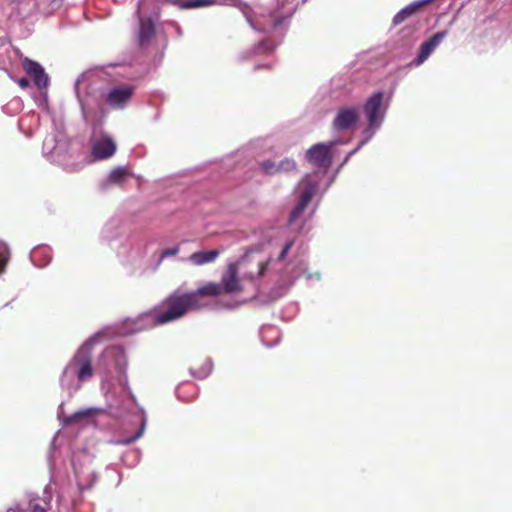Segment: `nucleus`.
Returning a JSON list of instances; mask_svg holds the SVG:
<instances>
[{
	"label": "nucleus",
	"instance_id": "obj_1",
	"mask_svg": "<svg viewBox=\"0 0 512 512\" xmlns=\"http://www.w3.org/2000/svg\"><path fill=\"white\" fill-rule=\"evenodd\" d=\"M200 287L189 293H173L164 302L166 310L155 316L156 324H165L181 318L190 310H198L206 306Z\"/></svg>",
	"mask_w": 512,
	"mask_h": 512
},
{
	"label": "nucleus",
	"instance_id": "obj_2",
	"mask_svg": "<svg viewBox=\"0 0 512 512\" xmlns=\"http://www.w3.org/2000/svg\"><path fill=\"white\" fill-rule=\"evenodd\" d=\"M240 261L227 265L226 271L221 276V282H208L200 287V293L204 297H218L223 294L240 293L243 290L238 276Z\"/></svg>",
	"mask_w": 512,
	"mask_h": 512
},
{
	"label": "nucleus",
	"instance_id": "obj_3",
	"mask_svg": "<svg viewBox=\"0 0 512 512\" xmlns=\"http://www.w3.org/2000/svg\"><path fill=\"white\" fill-rule=\"evenodd\" d=\"M64 374L75 375L79 382H86L93 377L92 355L89 349L82 346L69 361Z\"/></svg>",
	"mask_w": 512,
	"mask_h": 512
},
{
	"label": "nucleus",
	"instance_id": "obj_4",
	"mask_svg": "<svg viewBox=\"0 0 512 512\" xmlns=\"http://www.w3.org/2000/svg\"><path fill=\"white\" fill-rule=\"evenodd\" d=\"M383 93L377 92L370 96L365 105L364 113L368 118L369 128L378 127L384 117V110L382 109Z\"/></svg>",
	"mask_w": 512,
	"mask_h": 512
},
{
	"label": "nucleus",
	"instance_id": "obj_5",
	"mask_svg": "<svg viewBox=\"0 0 512 512\" xmlns=\"http://www.w3.org/2000/svg\"><path fill=\"white\" fill-rule=\"evenodd\" d=\"M333 143H318L313 145L307 152V160L316 167L328 168L331 165L332 154L331 147Z\"/></svg>",
	"mask_w": 512,
	"mask_h": 512
},
{
	"label": "nucleus",
	"instance_id": "obj_6",
	"mask_svg": "<svg viewBox=\"0 0 512 512\" xmlns=\"http://www.w3.org/2000/svg\"><path fill=\"white\" fill-rule=\"evenodd\" d=\"M134 87L129 85L117 86L106 94V104L114 109H123L131 100Z\"/></svg>",
	"mask_w": 512,
	"mask_h": 512
},
{
	"label": "nucleus",
	"instance_id": "obj_7",
	"mask_svg": "<svg viewBox=\"0 0 512 512\" xmlns=\"http://www.w3.org/2000/svg\"><path fill=\"white\" fill-rule=\"evenodd\" d=\"M24 71L33 79L34 84L39 88H46L49 84V78L43 67L36 61L24 58L22 62Z\"/></svg>",
	"mask_w": 512,
	"mask_h": 512
},
{
	"label": "nucleus",
	"instance_id": "obj_8",
	"mask_svg": "<svg viewBox=\"0 0 512 512\" xmlns=\"http://www.w3.org/2000/svg\"><path fill=\"white\" fill-rule=\"evenodd\" d=\"M316 191L317 185L315 183L310 181L304 182V188L300 194L299 202L290 213L289 223H293L304 212Z\"/></svg>",
	"mask_w": 512,
	"mask_h": 512
},
{
	"label": "nucleus",
	"instance_id": "obj_9",
	"mask_svg": "<svg viewBox=\"0 0 512 512\" xmlns=\"http://www.w3.org/2000/svg\"><path fill=\"white\" fill-rule=\"evenodd\" d=\"M359 113L355 108L339 109L332 126L336 131H346L357 123Z\"/></svg>",
	"mask_w": 512,
	"mask_h": 512
},
{
	"label": "nucleus",
	"instance_id": "obj_10",
	"mask_svg": "<svg viewBox=\"0 0 512 512\" xmlns=\"http://www.w3.org/2000/svg\"><path fill=\"white\" fill-rule=\"evenodd\" d=\"M447 31H440L435 33L432 37H430L427 41L423 42L420 46L418 56L414 59L413 63L415 65L422 64L428 57L433 53L436 47L442 42V40L447 36Z\"/></svg>",
	"mask_w": 512,
	"mask_h": 512
},
{
	"label": "nucleus",
	"instance_id": "obj_11",
	"mask_svg": "<svg viewBox=\"0 0 512 512\" xmlns=\"http://www.w3.org/2000/svg\"><path fill=\"white\" fill-rule=\"evenodd\" d=\"M116 152V144L110 137H102L92 147V154L97 159H107Z\"/></svg>",
	"mask_w": 512,
	"mask_h": 512
},
{
	"label": "nucleus",
	"instance_id": "obj_12",
	"mask_svg": "<svg viewBox=\"0 0 512 512\" xmlns=\"http://www.w3.org/2000/svg\"><path fill=\"white\" fill-rule=\"evenodd\" d=\"M432 0H417L401 9L393 18V25L397 26L415 15L420 9L428 5Z\"/></svg>",
	"mask_w": 512,
	"mask_h": 512
},
{
	"label": "nucleus",
	"instance_id": "obj_13",
	"mask_svg": "<svg viewBox=\"0 0 512 512\" xmlns=\"http://www.w3.org/2000/svg\"><path fill=\"white\" fill-rule=\"evenodd\" d=\"M139 18V43L141 46L148 44L155 35V24L151 18L140 16V6L136 11Z\"/></svg>",
	"mask_w": 512,
	"mask_h": 512
},
{
	"label": "nucleus",
	"instance_id": "obj_14",
	"mask_svg": "<svg viewBox=\"0 0 512 512\" xmlns=\"http://www.w3.org/2000/svg\"><path fill=\"white\" fill-rule=\"evenodd\" d=\"M220 255L219 250H209V251H197L189 255L187 260L194 266H203L209 263H213L218 256Z\"/></svg>",
	"mask_w": 512,
	"mask_h": 512
},
{
	"label": "nucleus",
	"instance_id": "obj_15",
	"mask_svg": "<svg viewBox=\"0 0 512 512\" xmlns=\"http://www.w3.org/2000/svg\"><path fill=\"white\" fill-rule=\"evenodd\" d=\"M102 357L113 359L115 362L116 370L120 373L125 372V369L127 366V360H126L124 350L122 348H120V347L108 348L102 353Z\"/></svg>",
	"mask_w": 512,
	"mask_h": 512
},
{
	"label": "nucleus",
	"instance_id": "obj_16",
	"mask_svg": "<svg viewBox=\"0 0 512 512\" xmlns=\"http://www.w3.org/2000/svg\"><path fill=\"white\" fill-rule=\"evenodd\" d=\"M278 2L281 3V7L271 14V24L273 28L279 27L283 21L289 18L294 12L293 7H285L287 0H278Z\"/></svg>",
	"mask_w": 512,
	"mask_h": 512
},
{
	"label": "nucleus",
	"instance_id": "obj_17",
	"mask_svg": "<svg viewBox=\"0 0 512 512\" xmlns=\"http://www.w3.org/2000/svg\"><path fill=\"white\" fill-rule=\"evenodd\" d=\"M296 162L293 159L286 158L277 164V173H288L296 170Z\"/></svg>",
	"mask_w": 512,
	"mask_h": 512
},
{
	"label": "nucleus",
	"instance_id": "obj_18",
	"mask_svg": "<svg viewBox=\"0 0 512 512\" xmlns=\"http://www.w3.org/2000/svg\"><path fill=\"white\" fill-rule=\"evenodd\" d=\"M9 257L10 252L7 244L0 241V274L5 270Z\"/></svg>",
	"mask_w": 512,
	"mask_h": 512
},
{
	"label": "nucleus",
	"instance_id": "obj_19",
	"mask_svg": "<svg viewBox=\"0 0 512 512\" xmlns=\"http://www.w3.org/2000/svg\"><path fill=\"white\" fill-rule=\"evenodd\" d=\"M128 176V171L126 168L117 167L111 171L109 175V179L114 183H121Z\"/></svg>",
	"mask_w": 512,
	"mask_h": 512
},
{
	"label": "nucleus",
	"instance_id": "obj_20",
	"mask_svg": "<svg viewBox=\"0 0 512 512\" xmlns=\"http://www.w3.org/2000/svg\"><path fill=\"white\" fill-rule=\"evenodd\" d=\"M275 47L276 46L272 40L265 39V40L261 41L255 49H256V53L262 54V53H270V52L274 51Z\"/></svg>",
	"mask_w": 512,
	"mask_h": 512
},
{
	"label": "nucleus",
	"instance_id": "obj_21",
	"mask_svg": "<svg viewBox=\"0 0 512 512\" xmlns=\"http://www.w3.org/2000/svg\"><path fill=\"white\" fill-rule=\"evenodd\" d=\"M261 170L267 175L277 174V164L270 160L263 161L261 163Z\"/></svg>",
	"mask_w": 512,
	"mask_h": 512
},
{
	"label": "nucleus",
	"instance_id": "obj_22",
	"mask_svg": "<svg viewBox=\"0 0 512 512\" xmlns=\"http://www.w3.org/2000/svg\"><path fill=\"white\" fill-rule=\"evenodd\" d=\"M94 414V410L93 409H87V410H83V411H78V412H75L72 416H71V420H79V419H82V418H87V417H90Z\"/></svg>",
	"mask_w": 512,
	"mask_h": 512
},
{
	"label": "nucleus",
	"instance_id": "obj_23",
	"mask_svg": "<svg viewBox=\"0 0 512 512\" xmlns=\"http://www.w3.org/2000/svg\"><path fill=\"white\" fill-rule=\"evenodd\" d=\"M293 245H294L293 240L286 242V244L284 245V247L282 248V251L280 252V254L278 256L279 261H283L286 258L289 250L293 247Z\"/></svg>",
	"mask_w": 512,
	"mask_h": 512
},
{
	"label": "nucleus",
	"instance_id": "obj_24",
	"mask_svg": "<svg viewBox=\"0 0 512 512\" xmlns=\"http://www.w3.org/2000/svg\"><path fill=\"white\" fill-rule=\"evenodd\" d=\"M178 252H179V247L178 246H175V247H172V248H169V249H165L164 251H162V253L160 255V259L163 260L166 257L175 256V255L178 254Z\"/></svg>",
	"mask_w": 512,
	"mask_h": 512
},
{
	"label": "nucleus",
	"instance_id": "obj_25",
	"mask_svg": "<svg viewBox=\"0 0 512 512\" xmlns=\"http://www.w3.org/2000/svg\"><path fill=\"white\" fill-rule=\"evenodd\" d=\"M268 265H269V260L259 263V265H258V267H259L258 276L259 277H262L265 274V272L268 268Z\"/></svg>",
	"mask_w": 512,
	"mask_h": 512
},
{
	"label": "nucleus",
	"instance_id": "obj_26",
	"mask_svg": "<svg viewBox=\"0 0 512 512\" xmlns=\"http://www.w3.org/2000/svg\"><path fill=\"white\" fill-rule=\"evenodd\" d=\"M18 85L21 87V88H28L30 86V82L27 78H20L18 81H17Z\"/></svg>",
	"mask_w": 512,
	"mask_h": 512
},
{
	"label": "nucleus",
	"instance_id": "obj_27",
	"mask_svg": "<svg viewBox=\"0 0 512 512\" xmlns=\"http://www.w3.org/2000/svg\"><path fill=\"white\" fill-rule=\"evenodd\" d=\"M30 510H31V512H45V509L37 503H35V504L31 503Z\"/></svg>",
	"mask_w": 512,
	"mask_h": 512
},
{
	"label": "nucleus",
	"instance_id": "obj_28",
	"mask_svg": "<svg viewBox=\"0 0 512 512\" xmlns=\"http://www.w3.org/2000/svg\"><path fill=\"white\" fill-rule=\"evenodd\" d=\"M140 435H141V432H138L137 435L133 439L127 440V441H125V443H131L133 440L139 438Z\"/></svg>",
	"mask_w": 512,
	"mask_h": 512
},
{
	"label": "nucleus",
	"instance_id": "obj_29",
	"mask_svg": "<svg viewBox=\"0 0 512 512\" xmlns=\"http://www.w3.org/2000/svg\"><path fill=\"white\" fill-rule=\"evenodd\" d=\"M256 68H257V69H259V68L271 69V66H269V65H259V66H257Z\"/></svg>",
	"mask_w": 512,
	"mask_h": 512
},
{
	"label": "nucleus",
	"instance_id": "obj_30",
	"mask_svg": "<svg viewBox=\"0 0 512 512\" xmlns=\"http://www.w3.org/2000/svg\"><path fill=\"white\" fill-rule=\"evenodd\" d=\"M13 2H17L18 0H12Z\"/></svg>",
	"mask_w": 512,
	"mask_h": 512
}]
</instances>
